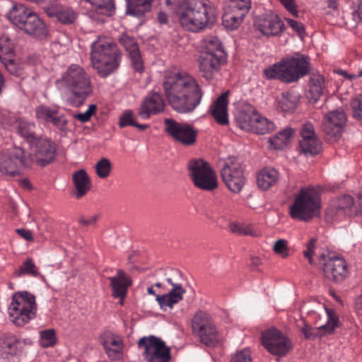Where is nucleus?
<instances>
[{
	"instance_id": "c9c22d12",
	"label": "nucleus",
	"mask_w": 362,
	"mask_h": 362,
	"mask_svg": "<svg viewBox=\"0 0 362 362\" xmlns=\"http://www.w3.org/2000/svg\"><path fill=\"white\" fill-rule=\"evenodd\" d=\"M88 3L93 9L100 15L101 17L97 19L99 22L104 21V16H109L112 15L114 13V4L112 0H81Z\"/></svg>"
},
{
	"instance_id": "a19ab883",
	"label": "nucleus",
	"mask_w": 362,
	"mask_h": 362,
	"mask_svg": "<svg viewBox=\"0 0 362 362\" xmlns=\"http://www.w3.org/2000/svg\"><path fill=\"white\" fill-rule=\"evenodd\" d=\"M16 274L18 276L29 275L33 277H40L42 279H45L44 276L39 272L38 268L31 258H27L23 262L19 269L16 271Z\"/></svg>"
},
{
	"instance_id": "5fc2aeb1",
	"label": "nucleus",
	"mask_w": 362,
	"mask_h": 362,
	"mask_svg": "<svg viewBox=\"0 0 362 362\" xmlns=\"http://www.w3.org/2000/svg\"><path fill=\"white\" fill-rule=\"evenodd\" d=\"M134 119L133 118V113L132 110L125 111L119 118V124L120 127L127 126H134Z\"/></svg>"
},
{
	"instance_id": "5701e85b",
	"label": "nucleus",
	"mask_w": 362,
	"mask_h": 362,
	"mask_svg": "<svg viewBox=\"0 0 362 362\" xmlns=\"http://www.w3.org/2000/svg\"><path fill=\"white\" fill-rule=\"evenodd\" d=\"M119 42L127 52L133 69L139 74L143 73L144 62L136 40L132 37L123 34L119 37Z\"/></svg>"
},
{
	"instance_id": "4c0bfd02",
	"label": "nucleus",
	"mask_w": 362,
	"mask_h": 362,
	"mask_svg": "<svg viewBox=\"0 0 362 362\" xmlns=\"http://www.w3.org/2000/svg\"><path fill=\"white\" fill-rule=\"evenodd\" d=\"M325 78L319 74L310 76L308 87L311 98L317 101L323 95L325 83Z\"/></svg>"
},
{
	"instance_id": "0eeeda50",
	"label": "nucleus",
	"mask_w": 362,
	"mask_h": 362,
	"mask_svg": "<svg viewBox=\"0 0 362 362\" xmlns=\"http://www.w3.org/2000/svg\"><path fill=\"white\" fill-rule=\"evenodd\" d=\"M10 320L23 327L34 319L37 312L35 297L28 291L16 292L8 308Z\"/></svg>"
},
{
	"instance_id": "bf43d9fd",
	"label": "nucleus",
	"mask_w": 362,
	"mask_h": 362,
	"mask_svg": "<svg viewBox=\"0 0 362 362\" xmlns=\"http://www.w3.org/2000/svg\"><path fill=\"white\" fill-rule=\"evenodd\" d=\"M204 332H205L204 334L206 335V337L208 338H209V341H201L202 343H204V344L206 345H208V346H210V345H214L216 343L218 342L219 341V334L216 328V327L214 326V338L212 339V337H211V336L209 334V330H207L206 329L204 331Z\"/></svg>"
},
{
	"instance_id": "9d476101",
	"label": "nucleus",
	"mask_w": 362,
	"mask_h": 362,
	"mask_svg": "<svg viewBox=\"0 0 362 362\" xmlns=\"http://www.w3.org/2000/svg\"><path fill=\"white\" fill-rule=\"evenodd\" d=\"M238 126L247 132L265 134L273 131L274 124L253 108L238 112L235 117Z\"/></svg>"
},
{
	"instance_id": "20e7f679",
	"label": "nucleus",
	"mask_w": 362,
	"mask_h": 362,
	"mask_svg": "<svg viewBox=\"0 0 362 362\" xmlns=\"http://www.w3.org/2000/svg\"><path fill=\"white\" fill-rule=\"evenodd\" d=\"M91 62L103 77H107L116 70L120 63L121 54L111 39L99 36L91 44Z\"/></svg>"
},
{
	"instance_id": "cd10ccee",
	"label": "nucleus",
	"mask_w": 362,
	"mask_h": 362,
	"mask_svg": "<svg viewBox=\"0 0 362 362\" xmlns=\"http://www.w3.org/2000/svg\"><path fill=\"white\" fill-rule=\"evenodd\" d=\"M37 117L47 122H50L59 129H64L67 124V120L64 115H60L57 107L41 105L36 109Z\"/></svg>"
},
{
	"instance_id": "4468645a",
	"label": "nucleus",
	"mask_w": 362,
	"mask_h": 362,
	"mask_svg": "<svg viewBox=\"0 0 362 362\" xmlns=\"http://www.w3.org/2000/svg\"><path fill=\"white\" fill-rule=\"evenodd\" d=\"M322 271L329 280L341 282L349 275V269L346 260L334 254H322L320 257Z\"/></svg>"
},
{
	"instance_id": "13d9d810",
	"label": "nucleus",
	"mask_w": 362,
	"mask_h": 362,
	"mask_svg": "<svg viewBox=\"0 0 362 362\" xmlns=\"http://www.w3.org/2000/svg\"><path fill=\"white\" fill-rule=\"evenodd\" d=\"M315 238H311L306 245V250L303 252L304 256L308 259L309 262L313 264V255L315 248Z\"/></svg>"
},
{
	"instance_id": "393cba45",
	"label": "nucleus",
	"mask_w": 362,
	"mask_h": 362,
	"mask_svg": "<svg viewBox=\"0 0 362 362\" xmlns=\"http://www.w3.org/2000/svg\"><path fill=\"white\" fill-rule=\"evenodd\" d=\"M214 325L211 317L206 313L199 312L193 317L192 330L201 341H209V339L204 332L206 329L209 330L211 337L214 338Z\"/></svg>"
},
{
	"instance_id": "2eb2a0df",
	"label": "nucleus",
	"mask_w": 362,
	"mask_h": 362,
	"mask_svg": "<svg viewBox=\"0 0 362 362\" xmlns=\"http://www.w3.org/2000/svg\"><path fill=\"white\" fill-rule=\"evenodd\" d=\"M221 177L228 189L233 193H239L245 184L243 168L239 163L228 158L221 170Z\"/></svg>"
},
{
	"instance_id": "b1692460",
	"label": "nucleus",
	"mask_w": 362,
	"mask_h": 362,
	"mask_svg": "<svg viewBox=\"0 0 362 362\" xmlns=\"http://www.w3.org/2000/svg\"><path fill=\"white\" fill-rule=\"evenodd\" d=\"M25 33L38 38L47 36V29L45 23L33 11L27 17L25 22L19 28Z\"/></svg>"
},
{
	"instance_id": "3c124183",
	"label": "nucleus",
	"mask_w": 362,
	"mask_h": 362,
	"mask_svg": "<svg viewBox=\"0 0 362 362\" xmlns=\"http://www.w3.org/2000/svg\"><path fill=\"white\" fill-rule=\"evenodd\" d=\"M230 362H252L251 353L248 349L237 351L230 358Z\"/></svg>"
},
{
	"instance_id": "f704fd0d",
	"label": "nucleus",
	"mask_w": 362,
	"mask_h": 362,
	"mask_svg": "<svg viewBox=\"0 0 362 362\" xmlns=\"http://www.w3.org/2000/svg\"><path fill=\"white\" fill-rule=\"evenodd\" d=\"M111 286L113 290V296L115 298L123 299L125 297L127 287L130 281L122 270H118L117 275L110 278Z\"/></svg>"
},
{
	"instance_id": "6ab92c4d",
	"label": "nucleus",
	"mask_w": 362,
	"mask_h": 362,
	"mask_svg": "<svg viewBox=\"0 0 362 362\" xmlns=\"http://www.w3.org/2000/svg\"><path fill=\"white\" fill-rule=\"evenodd\" d=\"M255 26L257 30L267 37L281 36L285 30L284 21L272 12L258 17L255 20Z\"/></svg>"
},
{
	"instance_id": "69168bd1",
	"label": "nucleus",
	"mask_w": 362,
	"mask_h": 362,
	"mask_svg": "<svg viewBox=\"0 0 362 362\" xmlns=\"http://www.w3.org/2000/svg\"><path fill=\"white\" fill-rule=\"evenodd\" d=\"M329 10H326L325 12V18L327 21L332 23L334 22L335 17L338 16L339 11H337V13L335 15H332L333 13V9L332 8H328Z\"/></svg>"
},
{
	"instance_id": "a211bd4d",
	"label": "nucleus",
	"mask_w": 362,
	"mask_h": 362,
	"mask_svg": "<svg viewBox=\"0 0 362 362\" xmlns=\"http://www.w3.org/2000/svg\"><path fill=\"white\" fill-rule=\"evenodd\" d=\"M356 203L350 195H344L333 201L326 211L327 221H340L345 216H355L358 214V209H356Z\"/></svg>"
},
{
	"instance_id": "473e14b6",
	"label": "nucleus",
	"mask_w": 362,
	"mask_h": 362,
	"mask_svg": "<svg viewBox=\"0 0 362 362\" xmlns=\"http://www.w3.org/2000/svg\"><path fill=\"white\" fill-rule=\"evenodd\" d=\"M74 187L76 189L75 197L80 199L83 197L90 189L91 183L90 178L83 169H80L73 173L72 175Z\"/></svg>"
},
{
	"instance_id": "79ce46f5",
	"label": "nucleus",
	"mask_w": 362,
	"mask_h": 362,
	"mask_svg": "<svg viewBox=\"0 0 362 362\" xmlns=\"http://www.w3.org/2000/svg\"><path fill=\"white\" fill-rule=\"evenodd\" d=\"M35 124L21 119L18 121V132L22 136L24 137L30 144L33 143L36 139L35 135Z\"/></svg>"
},
{
	"instance_id": "58836bf2",
	"label": "nucleus",
	"mask_w": 362,
	"mask_h": 362,
	"mask_svg": "<svg viewBox=\"0 0 362 362\" xmlns=\"http://www.w3.org/2000/svg\"><path fill=\"white\" fill-rule=\"evenodd\" d=\"M279 179V173L274 168H264L257 175V185L264 190L268 189L274 185Z\"/></svg>"
},
{
	"instance_id": "4d7b16f0",
	"label": "nucleus",
	"mask_w": 362,
	"mask_h": 362,
	"mask_svg": "<svg viewBox=\"0 0 362 362\" xmlns=\"http://www.w3.org/2000/svg\"><path fill=\"white\" fill-rule=\"evenodd\" d=\"M230 230L233 233L239 235H250L252 234V230L250 227L241 225L239 223H232L230 225Z\"/></svg>"
},
{
	"instance_id": "c85d7f7f",
	"label": "nucleus",
	"mask_w": 362,
	"mask_h": 362,
	"mask_svg": "<svg viewBox=\"0 0 362 362\" xmlns=\"http://www.w3.org/2000/svg\"><path fill=\"white\" fill-rule=\"evenodd\" d=\"M165 103L160 93H154L144 100L139 115L143 119H147L151 115L158 114L164 110Z\"/></svg>"
},
{
	"instance_id": "f8f14e48",
	"label": "nucleus",
	"mask_w": 362,
	"mask_h": 362,
	"mask_svg": "<svg viewBox=\"0 0 362 362\" xmlns=\"http://www.w3.org/2000/svg\"><path fill=\"white\" fill-rule=\"evenodd\" d=\"M138 346L143 350V356L146 362H169L170 361V348L158 337H144L139 340Z\"/></svg>"
},
{
	"instance_id": "6e6d98bb",
	"label": "nucleus",
	"mask_w": 362,
	"mask_h": 362,
	"mask_svg": "<svg viewBox=\"0 0 362 362\" xmlns=\"http://www.w3.org/2000/svg\"><path fill=\"white\" fill-rule=\"evenodd\" d=\"M281 5L291 15L297 17L298 16V10L296 0H279Z\"/></svg>"
},
{
	"instance_id": "72a5a7b5",
	"label": "nucleus",
	"mask_w": 362,
	"mask_h": 362,
	"mask_svg": "<svg viewBox=\"0 0 362 362\" xmlns=\"http://www.w3.org/2000/svg\"><path fill=\"white\" fill-rule=\"evenodd\" d=\"M299 98L297 95L284 92L277 96L275 102V107L278 111L288 112L296 109Z\"/></svg>"
},
{
	"instance_id": "f3484780",
	"label": "nucleus",
	"mask_w": 362,
	"mask_h": 362,
	"mask_svg": "<svg viewBox=\"0 0 362 362\" xmlns=\"http://www.w3.org/2000/svg\"><path fill=\"white\" fill-rule=\"evenodd\" d=\"M32 153L30 160L35 162L40 166H45L52 163L57 155V145L50 139L40 138L32 143Z\"/></svg>"
},
{
	"instance_id": "423d86ee",
	"label": "nucleus",
	"mask_w": 362,
	"mask_h": 362,
	"mask_svg": "<svg viewBox=\"0 0 362 362\" xmlns=\"http://www.w3.org/2000/svg\"><path fill=\"white\" fill-rule=\"evenodd\" d=\"M226 56L221 42L215 37L204 40V50L199 56V71L206 80H211L226 62Z\"/></svg>"
},
{
	"instance_id": "680f3d73",
	"label": "nucleus",
	"mask_w": 362,
	"mask_h": 362,
	"mask_svg": "<svg viewBox=\"0 0 362 362\" xmlns=\"http://www.w3.org/2000/svg\"><path fill=\"white\" fill-rule=\"evenodd\" d=\"M286 22L291 26L293 30L296 31L298 34H302L304 33L305 29L302 23L291 19V18H286Z\"/></svg>"
},
{
	"instance_id": "39448f33",
	"label": "nucleus",
	"mask_w": 362,
	"mask_h": 362,
	"mask_svg": "<svg viewBox=\"0 0 362 362\" xmlns=\"http://www.w3.org/2000/svg\"><path fill=\"white\" fill-rule=\"evenodd\" d=\"M309 69L308 57L297 54L285 57L280 62L266 69L264 75L268 79L278 78L285 83H293L305 76Z\"/></svg>"
},
{
	"instance_id": "9b49d317",
	"label": "nucleus",
	"mask_w": 362,
	"mask_h": 362,
	"mask_svg": "<svg viewBox=\"0 0 362 362\" xmlns=\"http://www.w3.org/2000/svg\"><path fill=\"white\" fill-rule=\"evenodd\" d=\"M30 165L29 158L21 148L0 151V173L7 176L18 175L22 169Z\"/></svg>"
},
{
	"instance_id": "412c9836",
	"label": "nucleus",
	"mask_w": 362,
	"mask_h": 362,
	"mask_svg": "<svg viewBox=\"0 0 362 362\" xmlns=\"http://www.w3.org/2000/svg\"><path fill=\"white\" fill-rule=\"evenodd\" d=\"M346 122V116L343 109L338 108L329 111L325 115L323 130L326 134L337 139L341 136Z\"/></svg>"
},
{
	"instance_id": "c03bdc74",
	"label": "nucleus",
	"mask_w": 362,
	"mask_h": 362,
	"mask_svg": "<svg viewBox=\"0 0 362 362\" xmlns=\"http://www.w3.org/2000/svg\"><path fill=\"white\" fill-rule=\"evenodd\" d=\"M40 344L43 348H48L55 345L57 337L53 329H45L40 332Z\"/></svg>"
},
{
	"instance_id": "603ef678",
	"label": "nucleus",
	"mask_w": 362,
	"mask_h": 362,
	"mask_svg": "<svg viewBox=\"0 0 362 362\" xmlns=\"http://www.w3.org/2000/svg\"><path fill=\"white\" fill-rule=\"evenodd\" d=\"M97 106L95 104H91L88 106V110L84 112L76 114L74 118L80 121L81 122H86L89 121L95 112Z\"/></svg>"
},
{
	"instance_id": "7c9ffc66",
	"label": "nucleus",
	"mask_w": 362,
	"mask_h": 362,
	"mask_svg": "<svg viewBox=\"0 0 362 362\" xmlns=\"http://www.w3.org/2000/svg\"><path fill=\"white\" fill-rule=\"evenodd\" d=\"M32 11L31 8L23 4L12 3L6 17L11 23L19 28Z\"/></svg>"
},
{
	"instance_id": "dca6fc26",
	"label": "nucleus",
	"mask_w": 362,
	"mask_h": 362,
	"mask_svg": "<svg viewBox=\"0 0 362 362\" xmlns=\"http://www.w3.org/2000/svg\"><path fill=\"white\" fill-rule=\"evenodd\" d=\"M164 124L165 131L177 142L184 146H191L196 142L197 132L191 125L169 118L165 119Z\"/></svg>"
},
{
	"instance_id": "a18cd8bd",
	"label": "nucleus",
	"mask_w": 362,
	"mask_h": 362,
	"mask_svg": "<svg viewBox=\"0 0 362 362\" xmlns=\"http://www.w3.org/2000/svg\"><path fill=\"white\" fill-rule=\"evenodd\" d=\"M327 317V322L319 327L320 329H323L327 333H332L336 327L339 326V319L335 315L333 310L324 308Z\"/></svg>"
},
{
	"instance_id": "4be33fe9",
	"label": "nucleus",
	"mask_w": 362,
	"mask_h": 362,
	"mask_svg": "<svg viewBox=\"0 0 362 362\" xmlns=\"http://www.w3.org/2000/svg\"><path fill=\"white\" fill-rule=\"evenodd\" d=\"M166 281L172 286L171 290L165 294L157 295L156 301L161 310L166 311L168 308L172 309L175 304L179 303L185 293V289L182 284L173 281L172 278H166Z\"/></svg>"
},
{
	"instance_id": "09e8293b",
	"label": "nucleus",
	"mask_w": 362,
	"mask_h": 362,
	"mask_svg": "<svg viewBox=\"0 0 362 362\" xmlns=\"http://www.w3.org/2000/svg\"><path fill=\"white\" fill-rule=\"evenodd\" d=\"M1 62L4 64L6 69L13 75H19L21 70L23 69V65L16 59H11V57H6Z\"/></svg>"
},
{
	"instance_id": "a878e982",
	"label": "nucleus",
	"mask_w": 362,
	"mask_h": 362,
	"mask_svg": "<svg viewBox=\"0 0 362 362\" xmlns=\"http://www.w3.org/2000/svg\"><path fill=\"white\" fill-rule=\"evenodd\" d=\"M250 8L247 2L242 6H234L223 15V25L228 30L237 29Z\"/></svg>"
},
{
	"instance_id": "f03ea898",
	"label": "nucleus",
	"mask_w": 362,
	"mask_h": 362,
	"mask_svg": "<svg viewBox=\"0 0 362 362\" xmlns=\"http://www.w3.org/2000/svg\"><path fill=\"white\" fill-rule=\"evenodd\" d=\"M59 90L69 91L71 94L67 98L69 104L80 107L86 98L92 93L90 78L85 69L78 64H71L56 80Z\"/></svg>"
},
{
	"instance_id": "0e129e2a",
	"label": "nucleus",
	"mask_w": 362,
	"mask_h": 362,
	"mask_svg": "<svg viewBox=\"0 0 362 362\" xmlns=\"http://www.w3.org/2000/svg\"><path fill=\"white\" fill-rule=\"evenodd\" d=\"M9 122L7 112L0 109V128H5Z\"/></svg>"
},
{
	"instance_id": "c756f323",
	"label": "nucleus",
	"mask_w": 362,
	"mask_h": 362,
	"mask_svg": "<svg viewBox=\"0 0 362 362\" xmlns=\"http://www.w3.org/2000/svg\"><path fill=\"white\" fill-rule=\"evenodd\" d=\"M103 344L105 353L112 360H118L122 357L124 344L120 336L107 333L105 335Z\"/></svg>"
},
{
	"instance_id": "f257e3e1",
	"label": "nucleus",
	"mask_w": 362,
	"mask_h": 362,
	"mask_svg": "<svg viewBox=\"0 0 362 362\" xmlns=\"http://www.w3.org/2000/svg\"><path fill=\"white\" fill-rule=\"evenodd\" d=\"M163 86L170 105L177 112H192L202 101L199 85L186 72L169 69L165 74Z\"/></svg>"
},
{
	"instance_id": "864d4df0",
	"label": "nucleus",
	"mask_w": 362,
	"mask_h": 362,
	"mask_svg": "<svg viewBox=\"0 0 362 362\" xmlns=\"http://www.w3.org/2000/svg\"><path fill=\"white\" fill-rule=\"evenodd\" d=\"M352 15L356 22L362 21V0L352 1Z\"/></svg>"
},
{
	"instance_id": "ea45409f",
	"label": "nucleus",
	"mask_w": 362,
	"mask_h": 362,
	"mask_svg": "<svg viewBox=\"0 0 362 362\" xmlns=\"http://www.w3.org/2000/svg\"><path fill=\"white\" fill-rule=\"evenodd\" d=\"M292 134L293 131L291 128L280 131L269 139V148L274 150L284 148L288 144Z\"/></svg>"
},
{
	"instance_id": "e433bc0d",
	"label": "nucleus",
	"mask_w": 362,
	"mask_h": 362,
	"mask_svg": "<svg viewBox=\"0 0 362 362\" xmlns=\"http://www.w3.org/2000/svg\"><path fill=\"white\" fill-rule=\"evenodd\" d=\"M153 1V0H127V13L136 17L142 16L146 13L150 11Z\"/></svg>"
},
{
	"instance_id": "338daca9",
	"label": "nucleus",
	"mask_w": 362,
	"mask_h": 362,
	"mask_svg": "<svg viewBox=\"0 0 362 362\" xmlns=\"http://www.w3.org/2000/svg\"><path fill=\"white\" fill-rule=\"evenodd\" d=\"M328 4V8L333 9L332 15H335L337 13V8H338V0H326Z\"/></svg>"
},
{
	"instance_id": "49530a36",
	"label": "nucleus",
	"mask_w": 362,
	"mask_h": 362,
	"mask_svg": "<svg viewBox=\"0 0 362 362\" xmlns=\"http://www.w3.org/2000/svg\"><path fill=\"white\" fill-rule=\"evenodd\" d=\"M95 173L102 179L107 177L112 170V164L109 159L103 158L95 164Z\"/></svg>"
},
{
	"instance_id": "e2e57ef3",
	"label": "nucleus",
	"mask_w": 362,
	"mask_h": 362,
	"mask_svg": "<svg viewBox=\"0 0 362 362\" xmlns=\"http://www.w3.org/2000/svg\"><path fill=\"white\" fill-rule=\"evenodd\" d=\"M16 232L23 239L27 241H33V235L32 232L30 230L24 229V228H17L16 229Z\"/></svg>"
},
{
	"instance_id": "bb28decb",
	"label": "nucleus",
	"mask_w": 362,
	"mask_h": 362,
	"mask_svg": "<svg viewBox=\"0 0 362 362\" xmlns=\"http://www.w3.org/2000/svg\"><path fill=\"white\" fill-rule=\"evenodd\" d=\"M229 95V90L225 91L211 106V114L216 122L219 124L226 125L229 123L228 112Z\"/></svg>"
},
{
	"instance_id": "37998d69",
	"label": "nucleus",
	"mask_w": 362,
	"mask_h": 362,
	"mask_svg": "<svg viewBox=\"0 0 362 362\" xmlns=\"http://www.w3.org/2000/svg\"><path fill=\"white\" fill-rule=\"evenodd\" d=\"M15 42L8 35L0 34V61L11 57L14 52Z\"/></svg>"
},
{
	"instance_id": "ddd939ff",
	"label": "nucleus",
	"mask_w": 362,
	"mask_h": 362,
	"mask_svg": "<svg viewBox=\"0 0 362 362\" xmlns=\"http://www.w3.org/2000/svg\"><path fill=\"white\" fill-rule=\"evenodd\" d=\"M261 340L265 349L276 356H284L292 349V342L290 339L274 327L262 332Z\"/></svg>"
},
{
	"instance_id": "6e6552de",
	"label": "nucleus",
	"mask_w": 362,
	"mask_h": 362,
	"mask_svg": "<svg viewBox=\"0 0 362 362\" xmlns=\"http://www.w3.org/2000/svg\"><path fill=\"white\" fill-rule=\"evenodd\" d=\"M320 206L318 192L313 188L301 189L289 208L293 218L308 221L317 216Z\"/></svg>"
},
{
	"instance_id": "052dcab7",
	"label": "nucleus",
	"mask_w": 362,
	"mask_h": 362,
	"mask_svg": "<svg viewBox=\"0 0 362 362\" xmlns=\"http://www.w3.org/2000/svg\"><path fill=\"white\" fill-rule=\"evenodd\" d=\"M66 50L65 46L58 42H52L50 45V52L54 57L58 56Z\"/></svg>"
},
{
	"instance_id": "8fccbe9b",
	"label": "nucleus",
	"mask_w": 362,
	"mask_h": 362,
	"mask_svg": "<svg viewBox=\"0 0 362 362\" xmlns=\"http://www.w3.org/2000/svg\"><path fill=\"white\" fill-rule=\"evenodd\" d=\"M351 107L354 117L362 121V95H359L351 100Z\"/></svg>"
},
{
	"instance_id": "de8ad7c7",
	"label": "nucleus",
	"mask_w": 362,
	"mask_h": 362,
	"mask_svg": "<svg viewBox=\"0 0 362 362\" xmlns=\"http://www.w3.org/2000/svg\"><path fill=\"white\" fill-rule=\"evenodd\" d=\"M272 248L274 252L282 258H287L289 256L288 241L285 239L276 240Z\"/></svg>"
},
{
	"instance_id": "2f4dec72",
	"label": "nucleus",
	"mask_w": 362,
	"mask_h": 362,
	"mask_svg": "<svg viewBox=\"0 0 362 362\" xmlns=\"http://www.w3.org/2000/svg\"><path fill=\"white\" fill-rule=\"evenodd\" d=\"M45 12L50 17H56L62 23H71L76 19L75 12L69 7L55 4L45 8Z\"/></svg>"
},
{
	"instance_id": "1a4fd4ad",
	"label": "nucleus",
	"mask_w": 362,
	"mask_h": 362,
	"mask_svg": "<svg viewBox=\"0 0 362 362\" xmlns=\"http://www.w3.org/2000/svg\"><path fill=\"white\" fill-rule=\"evenodd\" d=\"M187 168L189 176L197 188L208 192L218 188L216 174L209 163L202 159H194L188 163Z\"/></svg>"
},
{
	"instance_id": "aec40b11",
	"label": "nucleus",
	"mask_w": 362,
	"mask_h": 362,
	"mask_svg": "<svg viewBox=\"0 0 362 362\" xmlns=\"http://www.w3.org/2000/svg\"><path fill=\"white\" fill-rule=\"evenodd\" d=\"M301 140L299 143L300 151L306 156H313L321 151V141L317 139L314 127L310 122H306L300 132Z\"/></svg>"
},
{
	"instance_id": "774afa93",
	"label": "nucleus",
	"mask_w": 362,
	"mask_h": 362,
	"mask_svg": "<svg viewBox=\"0 0 362 362\" xmlns=\"http://www.w3.org/2000/svg\"><path fill=\"white\" fill-rule=\"evenodd\" d=\"M356 203V209H358V214L362 213V193L358 194L357 200L355 201Z\"/></svg>"
},
{
	"instance_id": "7ed1b4c3",
	"label": "nucleus",
	"mask_w": 362,
	"mask_h": 362,
	"mask_svg": "<svg viewBox=\"0 0 362 362\" xmlns=\"http://www.w3.org/2000/svg\"><path fill=\"white\" fill-rule=\"evenodd\" d=\"M177 14L182 26L192 32L203 30L214 18L209 0H185L180 6Z\"/></svg>"
}]
</instances>
